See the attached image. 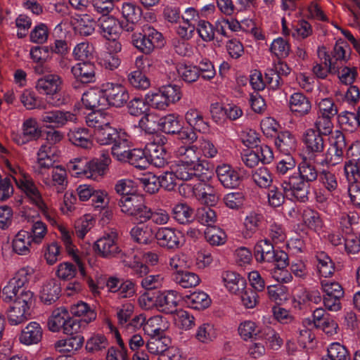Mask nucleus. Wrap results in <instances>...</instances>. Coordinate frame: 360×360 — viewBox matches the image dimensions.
<instances>
[{"mask_svg":"<svg viewBox=\"0 0 360 360\" xmlns=\"http://www.w3.org/2000/svg\"><path fill=\"white\" fill-rule=\"evenodd\" d=\"M158 127L166 134H176L181 129L180 121L174 114H169L161 117L158 121Z\"/></svg>","mask_w":360,"mask_h":360,"instance_id":"obj_46","label":"nucleus"},{"mask_svg":"<svg viewBox=\"0 0 360 360\" xmlns=\"http://www.w3.org/2000/svg\"><path fill=\"white\" fill-rule=\"evenodd\" d=\"M118 234L115 231L105 233L103 237L96 241L94 245L98 255L106 259L114 258L119 245L117 243Z\"/></svg>","mask_w":360,"mask_h":360,"instance_id":"obj_7","label":"nucleus"},{"mask_svg":"<svg viewBox=\"0 0 360 360\" xmlns=\"http://www.w3.org/2000/svg\"><path fill=\"white\" fill-rule=\"evenodd\" d=\"M153 144H146V151L148 153V165L151 164L156 167H163L167 164L168 155L167 148H154Z\"/></svg>","mask_w":360,"mask_h":360,"instance_id":"obj_33","label":"nucleus"},{"mask_svg":"<svg viewBox=\"0 0 360 360\" xmlns=\"http://www.w3.org/2000/svg\"><path fill=\"white\" fill-rule=\"evenodd\" d=\"M41 135V130L35 119L25 120L22 125V135L16 140L18 144H24L30 141L38 139Z\"/></svg>","mask_w":360,"mask_h":360,"instance_id":"obj_30","label":"nucleus"},{"mask_svg":"<svg viewBox=\"0 0 360 360\" xmlns=\"http://www.w3.org/2000/svg\"><path fill=\"white\" fill-rule=\"evenodd\" d=\"M205 238L212 245H221L225 243L226 235L222 229L216 226H211L205 230Z\"/></svg>","mask_w":360,"mask_h":360,"instance_id":"obj_55","label":"nucleus"},{"mask_svg":"<svg viewBox=\"0 0 360 360\" xmlns=\"http://www.w3.org/2000/svg\"><path fill=\"white\" fill-rule=\"evenodd\" d=\"M184 301L189 308L203 310L211 304V299L203 291L193 292L184 297Z\"/></svg>","mask_w":360,"mask_h":360,"instance_id":"obj_32","label":"nucleus"},{"mask_svg":"<svg viewBox=\"0 0 360 360\" xmlns=\"http://www.w3.org/2000/svg\"><path fill=\"white\" fill-rule=\"evenodd\" d=\"M122 13L127 22H138L142 15V10L132 3H124L122 5Z\"/></svg>","mask_w":360,"mask_h":360,"instance_id":"obj_60","label":"nucleus"},{"mask_svg":"<svg viewBox=\"0 0 360 360\" xmlns=\"http://www.w3.org/2000/svg\"><path fill=\"white\" fill-rule=\"evenodd\" d=\"M69 317L70 315L66 308L60 307L55 309L48 320L47 326L49 330L58 332L63 330Z\"/></svg>","mask_w":360,"mask_h":360,"instance_id":"obj_34","label":"nucleus"},{"mask_svg":"<svg viewBox=\"0 0 360 360\" xmlns=\"http://www.w3.org/2000/svg\"><path fill=\"white\" fill-rule=\"evenodd\" d=\"M71 72L77 81L82 84L96 82V68L92 63H79L72 67Z\"/></svg>","mask_w":360,"mask_h":360,"instance_id":"obj_15","label":"nucleus"},{"mask_svg":"<svg viewBox=\"0 0 360 360\" xmlns=\"http://www.w3.org/2000/svg\"><path fill=\"white\" fill-rule=\"evenodd\" d=\"M69 141L76 146L90 148L92 146L91 134L86 128H74L68 134Z\"/></svg>","mask_w":360,"mask_h":360,"instance_id":"obj_29","label":"nucleus"},{"mask_svg":"<svg viewBox=\"0 0 360 360\" xmlns=\"http://www.w3.org/2000/svg\"><path fill=\"white\" fill-rule=\"evenodd\" d=\"M196 217L200 224L211 227L217 221V217L216 212L212 207H201L197 210Z\"/></svg>","mask_w":360,"mask_h":360,"instance_id":"obj_58","label":"nucleus"},{"mask_svg":"<svg viewBox=\"0 0 360 360\" xmlns=\"http://www.w3.org/2000/svg\"><path fill=\"white\" fill-rule=\"evenodd\" d=\"M112 118L110 114L100 110L92 112L86 117V123L89 127L94 128V131L101 129L104 126L110 124Z\"/></svg>","mask_w":360,"mask_h":360,"instance_id":"obj_40","label":"nucleus"},{"mask_svg":"<svg viewBox=\"0 0 360 360\" xmlns=\"http://www.w3.org/2000/svg\"><path fill=\"white\" fill-rule=\"evenodd\" d=\"M70 312L75 316H82L81 321L89 323L96 320L97 314L87 303L79 301L71 305Z\"/></svg>","mask_w":360,"mask_h":360,"instance_id":"obj_35","label":"nucleus"},{"mask_svg":"<svg viewBox=\"0 0 360 360\" xmlns=\"http://www.w3.org/2000/svg\"><path fill=\"white\" fill-rule=\"evenodd\" d=\"M132 43L138 50L145 54L150 53L154 49V45L147 38L146 34H134L132 36Z\"/></svg>","mask_w":360,"mask_h":360,"instance_id":"obj_61","label":"nucleus"},{"mask_svg":"<svg viewBox=\"0 0 360 360\" xmlns=\"http://www.w3.org/2000/svg\"><path fill=\"white\" fill-rule=\"evenodd\" d=\"M320 284L325 309L330 311H340L342 309L341 300L345 295L342 286L338 282L327 279L321 280Z\"/></svg>","mask_w":360,"mask_h":360,"instance_id":"obj_2","label":"nucleus"},{"mask_svg":"<svg viewBox=\"0 0 360 360\" xmlns=\"http://www.w3.org/2000/svg\"><path fill=\"white\" fill-rule=\"evenodd\" d=\"M128 135L122 133V136L113 144L111 148V153L119 161L125 162L128 157V154L131 149V141L128 139Z\"/></svg>","mask_w":360,"mask_h":360,"instance_id":"obj_38","label":"nucleus"},{"mask_svg":"<svg viewBox=\"0 0 360 360\" xmlns=\"http://www.w3.org/2000/svg\"><path fill=\"white\" fill-rule=\"evenodd\" d=\"M221 277L225 286L232 293H238L246 287L245 278L235 271H226Z\"/></svg>","mask_w":360,"mask_h":360,"instance_id":"obj_31","label":"nucleus"},{"mask_svg":"<svg viewBox=\"0 0 360 360\" xmlns=\"http://www.w3.org/2000/svg\"><path fill=\"white\" fill-rule=\"evenodd\" d=\"M323 136L314 129H309L306 131L304 135V142L309 152L317 154L323 151L325 148Z\"/></svg>","mask_w":360,"mask_h":360,"instance_id":"obj_22","label":"nucleus"},{"mask_svg":"<svg viewBox=\"0 0 360 360\" xmlns=\"http://www.w3.org/2000/svg\"><path fill=\"white\" fill-rule=\"evenodd\" d=\"M291 68L282 59L274 61L273 67L268 68L264 74L266 82L272 89H278L283 84L282 77H287Z\"/></svg>","mask_w":360,"mask_h":360,"instance_id":"obj_8","label":"nucleus"},{"mask_svg":"<svg viewBox=\"0 0 360 360\" xmlns=\"http://www.w3.org/2000/svg\"><path fill=\"white\" fill-rule=\"evenodd\" d=\"M181 233L169 227L159 228L155 234L158 245L167 249H177L181 246Z\"/></svg>","mask_w":360,"mask_h":360,"instance_id":"obj_12","label":"nucleus"},{"mask_svg":"<svg viewBox=\"0 0 360 360\" xmlns=\"http://www.w3.org/2000/svg\"><path fill=\"white\" fill-rule=\"evenodd\" d=\"M296 173L309 186L310 183L315 181L319 176V172L315 165L307 158L303 159L299 164Z\"/></svg>","mask_w":360,"mask_h":360,"instance_id":"obj_39","label":"nucleus"},{"mask_svg":"<svg viewBox=\"0 0 360 360\" xmlns=\"http://www.w3.org/2000/svg\"><path fill=\"white\" fill-rule=\"evenodd\" d=\"M5 295H2L3 300L7 303H11L7 310L8 321L11 326H18L25 323L31 316V309L36 302V297L33 292H24L12 297L11 300L5 299Z\"/></svg>","mask_w":360,"mask_h":360,"instance_id":"obj_1","label":"nucleus"},{"mask_svg":"<svg viewBox=\"0 0 360 360\" xmlns=\"http://www.w3.org/2000/svg\"><path fill=\"white\" fill-rule=\"evenodd\" d=\"M269 50L272 54L276 56L277 59H283L289 56L290 46L283 38L278 37L272 41Z\"/></svg>","mask_w":360,"mask_h":360,"instance_id":"obj_53","label":"nucleus"},{"mask_svg":"<svg viewBox=\"0 0 360 360\" xmlns=\"http://www.w3.org/2000/svg\"><path fill=\"white\" fill-rule=\"evenodd\" d=\"M179 297L174 290L158 292L155 297L154 304L165 314H173L177 311Z\"/></svg>","mask_w":360,"mask_h":360,"instance_id":"obj_10","label":"nucleus"},{"mask_svg":"<svg viewBox=\"0 0 360 360\" xmlns=\"http://www.w3.org/2000/svg\"><path fill=\"white\" fill-rule=\"evenodd\" d=\"M274 247L267 240H259L254 247V257L258 262H272L274 258Z\"/></svg>","mask_w":360,"mask_h":360,"instance_id":"obj_26","label":"nucleus"},{"mask_svg":"<svg viewBox=\"0 0 360 360\" xmlns=\"http://www.w3.org/2000/svg\"><path fill=\"white\" fill-rule=\"evenodd\" d=\"M16 184L39 210H44L46 207V204L43 201L38 188L30 178L25 176L23 179H18Z\"/></svg>","mask_w":360,"mask_h":360,"instance_id":"obj_19","label":"nucleus"},{"mask_svg":"<svg viewBox=\"0 0 360 360\" xmlns=\"http://www.w3.org/2000/svg\"><path fill=\"white\" fill-rule=\"evenodd\" d=\"M131 238L138 243L148 244L154 238L153 231L148 226H136L130 231Z\"/></svg>","mask_w":360,"mask_h":360,"instance_id":"obj_48","label":"nucleus"},{"mask_svg":"<svg viewBox=\"0 0 360 360\" xmlns=\"http://www.w3.org/2000/svg\"><path fill=\"white\" fill-rule=\"evenodd\" d=\"M318 115L334 117L338 112V109L333 100L330 98L321 99L317 103Z\"/></svg>","mask_w":360,"mask_h":360,"instance_id":"obj_64","label":"nucleus"},{"mask_svg":"<svg viewBox=\"0 0 360 360\" xmlns=\"http://www.w3.org/2000/svg\"><path fill=\"white\" fill-rule=\"evenodd\" d=\"M110 162L111 159L108 152L103 153L98 158L89 160L86 178L98 181L105 175Z\"/></svg>","mask_w":360,"mask_h":360,"instance_id":"obj_11","label":"nucleus"},{"mask_svg":"<svg viewBox=\"0 0 360 360\" xmlns=\"http://www.w3.org/2000/svg\"><path fill=\"white\" fill-rule=\"evenodd\" d=\"M216 174L224 188H235L239 186L241 182L239 173L229 165L223 164L217 166Z\"/></svg>","mask_w":360,"mask_h":360,"instance_id":"obj_13","label":"nucleus"},{"mask_svg":"<svg viewBox=\"0 0 360 360\" xmlns=\"http://www.w3.org/2000/svg\"><path fill=\"white\" fill-rule=\"evenodd\" d=\"M62 79L55 74L44 75L39 78L36 84V88L40 94H49L60 91Z\"/></svg>","mask_w":360,"mask_h":360,"instance_id":"obj_23","label":"nucleus"},{"mask_svg":"<svg viewBox=\"0 0 360 360\" xmlns=\"http://www.w3.org/2000/svg\"><path fill=\"white\" fill-rule=\"evenodd\" d=\"M29 233L32 236L34 243H41L47 233L46 225L41 220L32 219Z\"/></svg>","mask_w":360,"mask_h":360,"instance_id":"obj_62","label":"nucleus"},{"mask_svg":"<svg viewBox=\"0 0 360 360\" xmlns=\"http://www.w3.org/2000/svg\"><path fill=\"white\" fill-rule=\"evenodd\" d=\"M121 131L110 126V124L104 126L101 129L94 131V136L96 141L101 145L114 144L122 136Z\"/></svg>","mask_w":360,"mask_h":360,"instance_id":"obj_28","label":"nucleus"},{"mask_svg":"<svg viewBox=\"0 0 360 360\" xmlns=\"http://www.w3.org/2000/svg\"><path fill=\"white\" fill-rule=\"evenodd\" d=\"M105 105L120 108L129 99V92L125 86L120 84L108 82L103 84Z\"/></svg>","mask_w":360,"mask_h":360,"instance_id":"obj_6","label":"nucleus"},{"mask_svg":"<svg viewBox=\"0 0 360 360\" xmlns=\"http://www.w3.org/2000/svg\"><path fill=\"white\" fill-rule=\"evenodd\" d=\"M328 358L322 360H350L349 352L347 348L339 342H333L328 349Z\"/></svg>","mask_w":360,"mask_h":360,"instance_id":"obj_52","label":"nucleus"},{"mask_svg":"<svg viewBox=\"0 0 360 360\" xmlns=\"http://www.w3.org/2000/svg\"><path fill=\"white\" fill-rule=\"evenodd\" d=\"M274 142L277 149L286 155H290L296 149V139L288 131L278 132Z\"/></svg>","mask_w":360,"mask_h":360,"instance_id":"obj_27","label":"nucleus"},{"mask_svg":"<svg viewBox=\"0 0 360 360\" xmlns=\"http://www.w3.org/2000/svg\"><path fill=\"white\" fill-rule=\"evenodd\" d=\"M82 102L86 109H103L106 105L103 88H91L82 94Z\"/></svg>","mask_w":360,"mask_h":360,"instance_id":"obj_18","label":"nucleus"},{"mask_svg":"<svg viewBox=\"0 0 360 360\" xmlns=\"http://www.w3.org/2000/svg\"><path fill=\"white\" fill-rule=\"evenodd\" d=\"M347 156L350 158L345 165V172L349 178V174L356 179L360 178V143L352 144L347 150Z\"/></svg>","mask_w":360,"mask_h":360,"instance_id":"obj_14","label":"nucleus"},{"mask_svg":"<svg viewBox=\"0 0 360 360\" xmlns=\"http://www.w3.org/2000/svg\"><path fill=\"white\" fill-rule=\"evenodd\" d=\"M186 122L194 129L200 132H207L210 126L203 118L202 113L196 108H190L185 114Z\"/></svg>","mask_w":360,"mask_h":360,"instance_id":"obj_36","label":"nucleus"},{"mask_svg":"<svg viewBox=\"0 0 360 360\" xmlns=\"http://www.w3.org/2000/svg\"><path fill=\"white\" fill-rule=\"evenodd\" d=\"M34 273V269L30 266L20 269L2 290V295H6L5 299L11 300L12 297L19 295L21 292H32L24 287L29 283Z\"/></svg>","mask_w":360,"mask_h":360,"instance_id":"obj_3","label":"nucleus"},{"mask_svg":"<svg viewBox=\"0 0 360 360\" xmlns=\"http://www.w3.org/2000/svg\"><path fill=\"white\" fill-rule=\"evenodd\" d=\"M108 345L106 337L101 334L94 335L86 342V349L88 352L96 353L105 349Z\"/></svg>","mask_w":360,"mask_h":360,"instance_id":"obj_59","label":"nucleus"},{"mask_svg":"<svg viewBox=\"0 0 360 360\" xmlns=\"http://www.w3.org/2000/svg\"><path fill=\"white\" fill-rule=\"evenodd\" d=\"M304 224L311 229L320 230L323 226V221L320 214L311 209H306L302 214Z\"/></svg>","mask_w":360,"mask_h":360,"instance_id":"obj_57","label":"nucleus"},{"mask_svg":"<svg viewBox=\"0 0 360 360\" xmlns=\"http://www.w3.org/2000/svg\"><path fill=\"white\" fill-rule=\"evenodd\" d=\"M285 193L283 183L280 186L271 185L269 187L268 191V201L271 207H277L282 205L285 202Z\"/></svg>","mask_w":360,"mask_h":360,"instance_id":"obj_54","label":"nucleus"},{"mask_svg":"<svg viewBox=\"0 0 360 360\" xmlns=\"http://www.w3.org/2000/svg\"><path fill=\"white\" fill-rule=\"evenodd\" d=\"M10 171L12 174L7 175L6 177L2 178L1 182L0 184V200L5 201L8 199L13 193V187L12 184V181H18V179H16L13 174H16L15 169L11 167L10 164L8 165Z\"/></svg>","mask_w":360,"mask_h":360,"instance_id":"obj_45","label":"nucleus"},{"mask_svg":"<svg viewBox=\"0 0 360 360\" xmlns=\"http://www.w3.org/2000/svg\"><path fill=\"white\" fill-rule=\"evenodd\" d=\"M253 181L260 188H269L273 181L272 175L267 167H262L252 172Z\"/></svg>","mask_w":360,"mask_h":360,"instance_id":"obj_47","label":"nucleus"},{"mask_svg":"<svg viewBox=\"0 0 360 360\" xmlns=\"http://www.w3.org/2000/svg\"><path fill=\"white\" fill-rule=\"evenodd\" d=\"M84 343V338L81 335H70L65 340H60L55 344V347L60 351L71 352L79 349Z\"/></svg>","mask_w":360,"mask_h":360,"instance_id":"obj_44","label":"nucleus"},{"mask_svg":"<svg viewBox=\"0 0 360 360\" xmlns=\"http://www.w3.org/2000/svg\"><path fill=\"white\" fill-rule=\"evenodd\" d=\"M172 279L184 288L195 287L200 281L198 275L184 269H180L178 272H174Z\"/></svg>","mask_w":360,"mask_h":360,"instance_id":"obj_37","label":"nucleus"},{"mask_svg":"<svg viewBox=\"0 0 360 360\" xmlns=\"http://www.w3.org/2000/svg\"><path fill=\"white\" fill-rule=\"evenodd\" d=\"M283 186L286 197L305 202L309 200V185L297 173H294L283 181Z\"/></svg>","mask_w":360,"mask_h":360,"instance_id":"obj_4","label":"nucleus"},{"mask_svg":"<svg viewBox=\"0 0 360 360\" xmlns=\"http://www.w3.org/2000/svg\"><path fill=\"white\" fill-rule=\"evenodd\" d=\"M290 111L300 117L308 115L311 110V103L303 93L295 92L289 98Z\"/></svg>","mask_w":360,"mask_h":360,"instance_id":"obj_16","label":"nucleus"},{"mask_svg":"<svg viewBox=\"0 0 360 360\" xmlns=\"http://www.w3.org/2000/svg\"><path fill=\"white\" fill-rule=\"evenodd\" d=\"M317 260V269L319 274L325 278L333 275L335 272V264L330 257L324 252L317 253L316 255Z\"/></svg>","mask_w":360,"mask_h":360,"instance_id":"obj_42","label":"nucleus"},{"mask_svg":"<svg viewBox=\"0 0 360 360\" xmlns=\"http://www.w3.org/2000/svg\"><path fill=\"white\" fill-rule=\"evenodd\" d=\"M169 216L165 210H159L153 211L151 208L147 207L141 224L145 223L151 219L156 224L162 225L168 222Z\"/></svg>","mask_w":360,"mask_h":360,"instance_id":"obj_56","label":"nucleus"},{"mask_svg":"<svg viewBox=\"0 0 360 360\" xmlns=\"http://www.w3.org/2000/svg\"><path fill=\"white\" fill-rule=\"evenodd\" d=\"M170 343V339L165 335L150 338L147 342L146 347L150 354L159 355L165 352Z\"/></svg>","mask_w":360,"mask_h":360,"instance_id":"obj_43","label":"nucleus"},{"mask_svg":"<svg viewBox=\"0 0 360 360\" xmlns=\"http://www.w3.org/2000/svg\"><path fill=\"white\" fill-rule=\"evenodd\" d=\"M118 205L123 213L132 217L139 223L141 222L148 207L145 204L143 196L137 194L121 196L118 200Z\"/></svg>","mask_w":360,"mask_h":360,"instance_id":"obj_5","label":"nucleus"},{"mask_svg":"<svg viewBox=\"0 0 360 360\" xmlns=\"http://www.w3.org/2000/svg\"><path fill=\"white\" fill-rule=\"evenodd\" d=\"M125 162L141 169H146L148 165L145 151L139 148L131 149Z\"/></svg>","mask_w":360,"mask_h":360,"instance_id":"obj_49","label":"nucleus"},{"mask_svg":"<svg viewBox=\"0 0 360 360\" xmlns=\"http://www.w3.org/2000/svg\"><path fill=\"white\" fill-rule=\"evenodd\" d=\"M193 210L186 203H178L172 208L173 218L179 224H185L192 221Z\"/></svg>","mask_w":360,"mask_h":360,"instance_id":"obj_41","label":"nucleus"},{"mask_svg":"<svg viewBox=\"0 0 360 360\" xmlns=\"http://www.w3.org/2000/svg\"><path fill=\"white\" fill-rule=\"evenodd\" d=\"M176 155L178 158L177 162H181L186 165H207L205 161L200 160L199 153L197 152V147L192 146H182L177 148Z\"/></svg>","mask_w":360,"mask_h":360,"instance_id":"obj_21","label":"nucleus"},{"mask_svg":"<svg viewBox=\"0 0 360 360\" xmlns=\"http://www.w3.org/2000/svg\"><path fill=\"white\" fill-rule=\"evenodd\" d=\"M123 24H98V32L106 39H119Z\"/></svg>","mask_w":360,"mask_h":360,"instance_id":"obj_63","label":"nucleus"},{"mask_svg":"<svg viewBox=\"0 0 360 360\" xmlns=\"http://www.w3.org/2000/svg\"><path fill=\"white\" fill-rule=\"evenodd\" d=\"M204 170L208 171V169L205 165H189L186 166V164L177 162V161L173 169L178 179L183 181L190 180L193 176L200 178L202 174H205Z\"/></svg>","mask_w":360,"mask_h":360,"instance_id":"obj_20","label":"nucleus"},{"mask_svg":"<svg viewBox=\"0 0 360 360\" xmlns=\"http://www.w3.org/2000/svg\"><path fill=\"white\" fill-rule=\"evenodd\" d=\"M76 119L75 114L61 110L44 112L40 117V120L45 123V127L50 129L61 127L66 124L68 122H73Z\"/></svg>","mask_w":360,"mask_h":360,"instance_id":"obj_9","label":"nucleus"},{"mask_svg":"<svg viewBox=\"0 0 360 360\" xmlns=\"http://www.w3.org/2000/svg\"><path fill=\"white\" fill-rule=\"evenodd\" d=\"M259 339L264 340L269 343L270 347L274 349H278L283 344V340L279 334L272 328L266 326L260 330Z\"/></svg>","mask_w":360,"mask_h":360,"instance_id":"obj_50","label":"nucleus"},{"mask_svg":"<svg viewBox=\"0 0 360 360\" xmlns=\"http://www.w3.org/2000/svg\"><path fill=\"white\" fill-rule=\"evenodd\" d=\"M61 288L56 280H50L45 283L40 291V300L46 305L55 303L60 297Z\"/></svg>","mask_w":360,"mask_h":360,"instance_id":"obj_25","label":"nucleus"},{"mask_svg":"<svg viewBox=\"0 0 360 360\" xmlns=\"http://www.w3.org/2000/svg\"><path fill=\"white\" fill-rule=\"evenodd\" d=\"M43 336V330L40 324L36 321L29 323L19 335V341L25 345L39 343Z\"/></svg>","mask_w":360,"mask_h":360,"instance_id":"obj_17","label":"nucleus"},{"mask_svg":"<svg viewBox=\"0 0 360 360\" xmlns=\"http://www.w3.org/2000/svg\"><path fill=\"white\" fill-rule=\"evenodd\" d=\"M32 243L33 240L29 231L22 229L19 231L13 238V251L20 255H27L30 252V248Z\"/></svg>","mask_w":360,"mask_h":360,"instance_id":"obj_24","label":"nucleus"},{"mask_svg":"<svg viewBox=\"0 0 360 360\" xmlns=\"http://www.w3.org/2000/svg\"><path fill=\"white\" fill-rule=\"evenodd\" d=\"M61 240L65 246L68 253L72 255L73 260L77 264L81 276L82 277L85 276L86 272L84 264L82 263L79 257L75 254L74 246L72 243V238L69 232L66 231L65 230L62 231Z\"/></svg>","mask_w":360,"mask_h":360,"instance_id":"obj_51","label":"nucleus"}]
</instances>
